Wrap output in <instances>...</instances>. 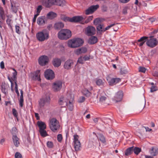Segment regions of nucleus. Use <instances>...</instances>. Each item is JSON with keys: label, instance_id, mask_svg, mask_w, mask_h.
<instances>
[{"label": "nucleus", "instance_id": "1", "mask_svg": "<svg viewBox=\"0 0 158 158\" xmlns=\"http://www.w3.org/2000/svg\"><path fill=\"white\" fill-rule=\"evenodd\" d=\"M83 43V40L82 39L77 38L69 40L68 45L69 47L71 48H76L82 46Z\"/></svg>", "mask_w": 158, "mask_h": 158}, {"label": "nucleus", "instance_id": "2", "mask_svg": "<svg viewBox=\"0 0 158 158\" xmlns=\"http://www.w3.org/2000/svg\"><path fill=\"white\" fill-rule=\"evenodd\" d=\"M71 31L67 29L61 30L58 33V38L62 40H66L71 36Z\"/></svg>", "mask_w": 158, "mask_h": 158}, {"label": "nucleus", "instance_id": "3", "mask_svg": "<svg viewBox=\"0 0 158 158\" xmlns=\"http://www.w3.org/2000/svg\"><path fill=\"white\" fill-rule=\"evenodd\" d=\"M49 126L51 130L54 132H56L60 127L58 121L55 118H52L50 120Z\"/></svg>", "mask_w": 158, "mask_h": 158}, {"label": "nucleus", "instance_id": "4", "mask_svg": "<svg viewBox=\"0 0 158 158\" xmlns=\"http://www.w3.org/2000/svg\"><path fill=\"white\" fill-rule=\"evenodd\" d=\"M50 98L49 96L42 98L39 101V107L40 109L43 108L45 105L49 104L50 102Z\"/></svg>", "mask_w": 158, "mask_h": 158}, {"label": "nucleus", "instance_id": "5", "mask_svg": "<svg viewBox=\"0 0 158 158\" xmlns=\"http://www.w3.org/2000/svg\"><path fill=\"white\" fill-rule=\"evenodd\" d=\"M36 37L39 41L42 42L48 38L49 34L47 32L40 31L36 34Z\"/></svg>", "mask_w": 158, "mask_h": 158}, {"label": "nucleus", "instance_id": "6", "mask_svg": "<svg viewBox=\"0 0 158 158\" xmlns=\"http://www.w3.org/2000/svg\"><path fill=\"white\" fill-rule=\"evenodd\" d=\"M83 18L81 16H74L72 18H69L67 17H64V21H69L71 22H82Z\"/></svg>", "mask_w": 158, "mask_h": 158}, {"label": "nucleus", "instance_id": "7", "mask_svg": "<svg viewBox=\"0 0 158 158\" xmlns=\"http://www.w3.org/2000/svg\"><path fill=\"white\" fill-rule=\"evenodd\" d=\"M153 36H150V39H148L146 42L147 45L151 48L156 46L158 43L157 39L155 38H153Z\"/></svg>", "mask_w": 158, "mask_h": 158}, {"label": "nucleus", "instance_id": "8", "mask_svg": "<svg viewBox=\"0 0 158 158\" xmlns=\"http://www.w3.org/2000/svg\"><path fill=\"white\" fill-rule=\"evenodd\" d=\"M62 83L60 81H55L52 83V89L54 92L60 91L62 87Z\"/></svg>", "mask_w": 158, "mask_h": 158}, {"label": "nucleus", "instance_id": "9", "mask_svg": "<svg viewBox=\"0 0 158 158\" xmlns=\"http://www.w3.org/2000/svg\"><path fill=\"white\" fill-rule=\"evenodd\" d=\"M79 136L75 135L73 136V142L74 143V148L76 151H78L80 150L81 144L79 140Z\"/></svg>", "mask_w": 158, "mask_h": 158}, {"label": "nucleus", "instance_id": "10", "mask_svg": "<svg viewBox=\"0 0 158 158\" xmlns=\"http://www.w3.org/2000/svg\"><path fill=\"white\" fill-rule=\"evenodd\" d=\"M115 25V24L113 23L108 26L105 28H104V25L103 24H100L97 27V30L98 33H101L102 32L105 31L109 29L111 27L114 26Z\"/></svg>", "mask_w": 158, "mask_h": 158}, {"label": "nucleus", "instance_id": "11", "mask_svg": "<svg viewBox=\"0 0 158 158\" xmlns=\"http://www.w3.org/2000/svg\"><path fill=\"white\" fill-rule=\"evenodd\" d=\"M106 80L108 81L109 85L111 86L115 85L121 81V79L119 78H110L109 76L107 77Z\"/></svg>", "mask_w": 158, "mask_h": 158}, {"label": "nucleus", "instance_id": "12", "mask_svg": "<svg viewBox=\"0 0 158 158\" xmlns=\"http://www.w3.org/2000/svg\"><path fill=\"white\" fill-rule=\"evenodd\" d=\"M49 58L48 56L43 55L40 56L38 60L39 64L42 66H44L48 62Z\"/></svg>", "mask_w": 158, "mask_h": 158}, {"label": "nucleus", "instance_id": "13", "mask_svg": "<svg viewBox=\"0 0 158 158\" xmlns=\"http://www.w3.org/2000/svg\"><path fill=\"white\" fill-rule=\"evenodd\" d=\"M45 78L48 80L53 79L55 77L54 73L52 70L47 69L44 72Z\"/></svg>", "mask_w": 158, "mask_h": 158}, {"label": "nucleus", "instance_id": "14", "mask_svg": "<svg viewBox=\"0 0 158 158\" xmlns=\"http://www.w3.org/2000/svg\"><path fill=\"white\" fill-rule=\"evenodd\" d=\"M73 60L71 59H68L66 60L64 64V68L66 70H69L72 69L74 65Z\"/></svg>", "mask_w": 158, "mask_h": 158}, {"label": "nucleus", "instance_id": "15", "mask_svg": "<svg viewBox=\"0 0 158 158\" xmlns=\"http://www.w3.org/2000/svg\"><path fill=\"white\" fill-rule=\"evenodd\" d=\"M86 34L88 36L94 35L96 33V29L94 27L89 26L87 27L86 29Z\"/></svg>", "mask_w": 158, "mask_h": 158}, {"label": "nucleus", "instance_id": "16", "mask_svg": "<svg viewBox=\"0 0 158 158\" xmlns=\"http://www.w3.org/2000/svg\"><path fill=\"white\" fill-rule=\"evenodd\" d=\"M123 96V93L122 91H118L115 94L113 101L116 102H120L122 100Z\"/></svg>", "mask_w": 158, "mask_h": 158}, {"label": "nucleus", "instance_id": "17", "mask_svg": "<svg viewBox=\"0 0 158 158\" xmlns=\"http://www.w3.org/2000/svg\"><path fill=\"white\" fill-rule=\"evenodd\" d=\"M5 19V11L2 7H0V20L2 19L4 21ZM3 21L0 20V28H2L3 26Z\"/></svg>", "mask_w": 158, "mask_h": 158}, {"label": "nucleus", "instance_id": "18", "mask_svg": "<svg viewBox=\"0 0 158 158\" xmlns=\"http://www.w3.org/2000/svg\"><path fill=\"white\" fill-rule=\"evenodd\" d=\"M99 7V6L97 5L95 6H92L89 7L85 10V14L88 15L93 13Z\"/></svg>", "mask_w": 158, "mask_h": 158}, {"label": "nucleus", "instance_id": "19", "mask_svg": "<svg viewBox=\"0 0 158 158\" xmlns=\"http://www.w3.org/2000/svg\"><path fill=\"white\" fill-rule=\"evenodd\" d=\"M149 152L152 156H156L158 154V148L156 146H153L149 149Z\"/></svg>", "mask_w": 158, "mask_h": 158}, {"label": "nucleus", "instance_id": "20", "mask_svg": "<svg viewBox=\"0 0 158 158\" xmlns=\"http://www.w3.org/2000/svg\"><path fill=\"white\" fill-rule=\"evenodd\" d=\"M43 4L47 7H50L55 5L54 0H45L43 2Z\"/></svg>", "mask_w": 158, "mask_h": 158}, {"label": "nucleus", "instance_id": "21", "mask_svg": "<svg viewBox=\"0 0 158 158\" xmlns=\"http://www.w3.org/2000/svg\"><path fill=\"white\" fill-rule=\"evenodd\" d=\"M93 134L94 135V137L93 138L94 140L97 139L98 138V140H100L103 143L106 142L104 136L101 134H98L97 135H96V134L94 132H93Z\"/></svg>", "mask_w": 158, "mask_h": 158}, {"label": "nucleus", "instance_id": "22", "mask_svg": "<svg viewBox=\"0 0 158 158\" xmlns=\"http://www.w3.org/2000/svg\"><path fill=\"white\" fill-rule=\"evenodd\" d=\"M12 139L15 146L18 147L20 144V139L16 135H12Z\"/></svg>", "mask_w": 158, "mask_h": 158}, {"label": "nucleus", "instance_id": "23", "mask_svg": "<svg viewBox=\"0 0 158 158\" xmlns=\"http://www.w3.org/2000/svg\"><path fill=\"white\" fill-rule=\"evenodd\" d=\"M148 38V37L147 36H143L141 37L138 40V43L137 44L140 47L142 46L145 42L147 41V39Z\"/></svg>", "mask_w": 158, "mask_h": 158}, {"label": "nucleus", "instance_id": "24", "mask_svg": "<svg viewBox=\"0 0 158 158\" xmlns=\"http://www.w3.org/2000/svg\"><path fill=\"white\" fill-rule=\"evenodd\" d=\"M61 60L60 59L55 58L53 59L52 64L55 67H58L60 66L61 64Z\"/></svg>", "mask_w": 158, "mask_h": 158}, {"label": "nucleus", "instance_id": "25", "mask_svg": "<svg viewBox=\"0 0 158 158\" xmlns=\"http://www.w3.org/2000/svg\"><path fill=\"white\" fill-rule=\"evenodd\" d=\"M57 16V14L53 11L49 12L46 15L47 18L50 19H52L56 18Z\"/></svg>", "mask_w": 158, "mask_h": 158}, {"label": "nucleus", "instance_id": "26", "mask_svg": "<svg viewBox=\"0 0 158 158\" xmlns=\"http://www.w3.org/2000/svg\"><path fill=\"white\" fill-rule=\"evenodd\" d=\"M87 51V49L86 48L82 47L80 48L77 49L75 51V53L79 55L82 53H85Z\"/></svg>", "mask_w": 158, "mask_h": 158}, {"label": "nucleus", "instance_id": "27", "mask_svg": "<svg viewBox=\"0 0 158 158\" xmlns=\"http://www.w3.org/2000/svg\"><path fill=\"white\" fill-rule=\"evenodd\" d=\"M64 27V24L61 22H58L56 23L54 26V28L57 30H60Z\"/></svg>", "mask_w": 158, "mask_h": 158}, {"label": "nucleus", "instance_id": "28", "mask_svg": "<svg viewBox=\"0 0 158 158\" xmlns=\"http://www.w3.org/2000/svg\"><path fill=\"white\" fill-rule=\"evenodd\" d=\"M37 24L40 26H43L45 23L44 20V16H40L39 17L37 21Z\"/></svg>", "mask_w": 158, "mask_h": 158}, {"label": "nucleus", "instance_id": "29", "mask_svg": "<svg viewBox=\"0 0 158 158\" xmlns=\"http://www.w3.org/2000/svg\"><path fill=\"white\" fill-rule=\"evenodd\" d=\"M40 70H37L36 71L34 75L33 76V79L35 80H38V81H40L41 79L40 77Z\"/></svg>", "mask_w": 158, "mask_h": 158}, {"label": "nucleus", "instance_id": "30", "mask_svg": "<svg viewBox=\"0 0 158 158\" xmlns=\"http://www.w3.org/2000/svg\"><path fill=\"white\" fill-rule=\"evenodd\" d=\"M37 124L39 128V130L46 128V126L44 122L39 121L37 123Z\"/></svg>", "mask_w": 158, "mask_h": 158}, {"label": "nucleus", "instance_id": "31", "mask_svg": "<svg viewBox=\"0 0 158 158\" xmlns=\"http://www.w3.org/2000/svg\"><path fill=\"white\" fill-rule=\"evenodd\" d=\"M133 147H131L126 149L124 152L125 156H128L131 155L133 152Z\"/></svg>", "mask_w": 158, "mask_h": 158}, {"label": "nucleus", "instance_id": "32", "mask_svg": "<svg viewBox=\"0 0 158 158\" xmlns=\"http://www.w3.org/2000/svg\"><path fill=\"white\" fill-rule=\"evenodd\" d=\"M55 5L60 6H63L65 5L64 0H54Z\"/></svg>", "mask_w": 158, "mask_h": 158}, {"label": "nucleus", "instance_id": "33", "mask_svg": "<svg viewBox=\"0 0 158 158\" xmlns=\"http://www.w3.org/2000/svg\"><path fill=\"white\" fill-rule=\"evenodd\" d=\"M98 39L97 37L94 36H91L89 39V43L90 44H94L97 42Z\"/></svg>", "mask_w": 158, "mask_h": 158}, {"label": "nucleus", "instance_id": "34", "mask_svg": "<svg viewBox=\"0 0 158 158\" xmlns=\"http://www.w3.org/2000/svg\"><path fill=\"white\" fill-rule=\"evenodd\" d=\"M83 94L86 97H90L92 93L86 89H85L82 91Z\"/></svg>", "mask_w": 158, "mask_h": 158}, {"label": "nucleus", "instance_id": "35", "mask_svg": "<svg viewBox=\"0 0 158 158\" xmlns=\"http://www.w3.org/2000/svg\"><path fill=\"white\" fill-rule=\"evenodd\" d=\"M65 105L67 106L68 108L70 111H72L73 108V101L71 102L70 101H69V103H68L67 102H65Z\"/></svg>", "mask_w": 158, "mask_h": 158}, {"label": "nucleus", "instance_id": "36", "mask_svg": "<svg viewBox=\"0 0 158 158\" xmlns=\"http://www.w3.org/2000/svg\"><path fill=\"white\" fill-rule=\"evenodd\" d=\"M2 91L5 94H6L7 92V85L5 83H2L1 85Z\"/></svg>", "mask_w": 158, "mask_h": 158}, {"label": "nucleus", "instance_id": "37", "mask_svg": "<svg viewBox=\"0 0 158 158\" xmlns=\"http://www.w3.org/2000/svg\"><path fill=\"white\" fill-rule=\"evenodd\" d=\"M7 18L6 20V23L10 29L12 30L11 23H12V20L10 19L8 16H7Z\"/></svg>", "mask_w": 158, "mask_h": 158}, {"label": "nucleus", "instance_id": "38", "mask_svg": "<svg viewBox=\"0 0 158 158\" xmlns=\"http://www.w3.org/2000/svg\"><path fill=\"white\" fill-rule=\"evenodd\" d=\"M132 147H133V152L136 155H138L141 151V149L140 148L137 147H134V146Z\"/></svg>", "mask_w": 158, "mask_h": 158}, {"label": "nucleus", "instance_id": "39", "mask_svg": "<svg viewBox=\"0 0 158 158\" xmlns=\"http://www.w3.org/2000/svg\"><path fill=\"white\" fill-rule=\"evenodd\" d=\"M11 4L12 11L15 13H16L18 11L17 7L16 6L14 2H11Z\"/></svg>", "mask_w": 158, "mask_h": 158}, {"label": "nucleus", "instance_id": "40", "mask_svg": "<svg viewBox=\"0 0 158 158\" xmlns=\"http://www.w3.org/2000/svg\"><path fill=\"white\" fill-rule=\"evenodd\" d=\"M93 16H89L86 19L85 21H82V22H81V23L83 24L85 23H87L91 21L93 19Z\"/></svg>", "mask_w": 158, "mask_h": 158}, {"label": "nucleus", "instance_id": "41", "mask_svg": "<svg viewBox=\"0 0 158 158\" xmlns=\"http://www.w3.org/2000/svg\"><path fill=\"white\" fill-rule=\"evenodd\" d=\"M95 82L96 85L99 86L103 85L104 83V82L101 79L98 78L96 79Z\"/></svg>", "mask_w": 158, "mask_h": 158}, {"label": "nucleus", "instance_id": "42", "mask_svg": "<svg viewBox=\"0 0 158 158\" xmlns=\"http://www.w3.org/2000/svg\"><path fill=\"white\" fill-rule=\"evenodd\" d=\"M45 130V129H44L39 130V132L41 135L43 137H45L48 135L47 132Z\"/></svg>", "mask_w": 158, "mask_h": 158}, {"label": "nucleus", "instance_id": "43", "mask_svg": "<svg viewBox=\"0 0 158 158\" xmlns=\"http://www.w3.org/2000/svg\"><path fill=\"white\" fill-rule=\"evenodd\" d=\"M11 133L12 135H16L17 133L16 128L15 127H13L11 131Z\"/></svg>", "mask_w": 158, "mask_h": 158}, {"label": "nucleus", "instance_id": "44", "mask_svg": "<svg viewBox=\"0 0 158 158\" xmlns=\"http://www.w3.org/2000/svg\"><path fill=\"white\" fill-rule=\"evenodd\" d=\"M101 21L99 18H97L94 21V23L96 25H98L100 24Z\"/></svg>", "mask_w": 158, "mask_h": 158}, {"label": "nucleus", "instance_id": "45", "mask_svg": "<svg viewBox=\"0 0 158 158\" xmlns=\"http://www.w3.org/2000/svg\"><path fill=\"white\" fill-rule=\"evenodd\" d=\"M12 114L16 118H18V114L17 110L15 108H13L12 110Z\"/></svg>", "mask_w": 158, "mask_h": 158}, {"label": "nucleus", "instance_id": "46", "mask_svg": "<svg viewBox=\"0 0 158 158\" xmlns=\"http://www.w3.org/2000/svg\"><path fill=\"white\" fill-rule=\"evenodd\" d=\"M47 147L50 148H52L53 147V143L51 141H48L47 143Z\"/></svg>", "mask_w": 158, "mask_h": 158}, {"label": "nucleus", "instance_id": "47", "mask_svg": "<svg viewBox=\"0 0 158 158\" xmlns=\"http://www.w3.org/2000/svg\"><path fill=\"white\" fill-rule=\"evenodd\" d=\"M15 158H23L22 155L19 152H17L15 154Z\"/></svg>", "mask_w": 158, "mask_h": 158}, {"label": "nucleus", "instance_id": "48", "mask_svg": "<svg viewBox=\"0 0 158 158\" xmlns=\"http://www.w3.org/2000/svg\"><path fill=\"white\" fill-rule=\"evenodd\" d=\"M66 102H64L63 101V98H60L58 102L59 104L60 105H64V104Z\"/></svg>", "mask_w": 158, "mask_h": 158}, {"label": "nucleus", "instance_id": "49", "mask_svg": "<svg viewBox=\"0 0 158 158\" xmlns=\"http://www.w3.org/2000/svg\"><path fill=\"white\" fill-rule=\"evenodd\" d=\"M16 32L18 34H20L21 33L20 31V27L18 25H16L15 26Z\"/></svg>", "mask_w": 158, "mask_h": 158}, {"label": "nucleus", "instance_id": "50", "mask_svg": "<svg viewBox=\"0 0 158 158\" xmlns=\"http://www.w3.org/2000/svg\"><path fill=\"white\" fill-rule=\"evenodd\" d=\"M42 6H39L37 8V12L36 14H38L39 15L40 13L41 10H42Z\"/></svg>", "mask_w": 158, "mask_h": 158}, {"label": "nucleus", "instance_id": "51", "mask_svg": "<svg viewBox=\"0 0 158 158\" xmlns=\"http://www.w3.org/2000/svg\"><path fill=\"white\" fill-rule=\"evenodd\" d=\"M139 71L143 73H145L146 72V69L145 68L143 67H140L139 68Z\"/></svg>", "mask_w": 158, "mask_h": 158}, {"label": "nucleus", "instance_id": "52", "mask_svg": "<svg viewBox=\"0 0 158 158\" xmlns=\"http://www.w3.org/2000/svg\"><path fill=\"white\" fill-rule=\"evenodd\" d=\"M85 98L83 96L80 97L78 100V102L79 103H82L85 100Z\"/></svg>", "mask_w": 158, "mask_h": 158}, {"label": "nucleus", "instance_id": "53", "mask_svg": "<svg viewBox=\"0 0 158 158\" xmlns=\"http://www.w3.org/2000/svg\"><path fill=\"white\" fill-rule=\"evenodd\" d=\"M63 139L62 136L61 134H59L57 136V139L58 142H61Z\"/></svg>", "mask_w": 158, "mask_h": 158}, {"label": "nucleus", "instance_id": "54", "mask_svg": "<svg viewBox=\"0 0 158 158\" xmlns=\"http://www.w3.org/2000/svg\"><path fill=\"white\" fill-rule=\"evenodd\" d=\"M157 90V88L156 86H152L151 88L150 91L151 92H153Z\"/></svg>", "mask_w": 158, "mask_h": 158}, {"label": "nucleus", "instance_id": "55", "mask_svg": "<svg viewBox=\"0 0 158 158\" xmlns=\"http://www.w3.org/2000/svg\"><path fill=\"white\" fill-rule=\"evenodd\" d=\"M84 60L83 57L82 56H81L78 58L77 62L80 64H83L84 63Z\"/></svg>", "mask_w": 158, "mask_h": 158}, {"label": "nucleus", "instance_id": "56", "mask_svg": "<svg viewBox=\"0 0 158 158\" xmlns=\"http://www.w3.org/2000/svg\"><path fill=\"white\" fill-rule=\"evenodd\" d=\"M106 99V98L105 96H102L100 98V102H104Z\"/></svg>", "mask_w": 158, "mask_h": 158}, {"label": "nucleus", "instance_id": "57", "mask_svg": "<svg viewBox=\"0 0 158 158\" xmlns=\"http://www.w3.org/2000/svg\"><path fill=\"white\" fill-rule=\"evenodd\" d=\"M120 73L121 74H123L127 73V71L124 68H121L120 69Z\"/></svg>", "mask_w": 158, "mask_h": 158}, {"label": "nucleus", "instance_id": "58", "mask_svg": "<svg viewBox=\"0 0 158 158\" xmlns=\"http://www.w3.org/2000/svg\"><path fill=\"white\" fill-rule=\"evenodd\" d=\"M12 69L14 71V72L13 73V77L15 79L16 78V76L17 75V72L13 68Z\"/></svg>", "mask_w": 158, "mask_h": 158}, {"label": "nucleus", "instance_id": "59", "mask_svg": "<svg viewBox=\"0 0 158 158\" xmlns=\"http://www.w3.org/2000/svg\"><path fill=\"white\" fill-rule=\"evenodd\" d=\"M128 9V7H124L123 10V13L124 14H126L127 13V10Z\"/></svg>", "mask_w": 158, "mask_h": 158}, {"label": "nucleus", "instance_id": "60", "mask_svg": "<svg viewBox=\"0 0 158 158\" xmlns=\"http://www.w3.org/2000/svg\"><path fill=\"white\" fill-rule=\"evenodd\" d=\"M90 56H88L87 55H85L83 57L84 60L86 61L89 60V59H90Z\"/></svg>", "mask_w": 158, "mask_h": 158}, {"label": "nucleus", "instance_id": "61", "mask_svg": "<svg viewBox=\"0 0 158 158\" xmlns=\"http://www.w3.org/2000/svg\"><path fill=\"white\" fill-rule=\"evenodd\" d=\"M130 0H119V2L122 3H126L128 2Z\"/></svg>", "mask_w": 158, "mask_h": 158}, {"label": "nucleus", "instance_id": "62", "mask_svg": "<svg viewBox=\"0 0 158 158\" xmlns=\"http://www.w3.org/2000/svg\"><path fill=\"white\" fill-rule=\"evenodd\" d=\"M141 158H153V157L151 156L143 155L141 156Z\"/></svg>", "mask_w": 158, "mask_h": 158}, {"label": "nucleus", "instance_id": "63", "mask_svg": "<svg viewBox=\"0 0 158 158\" xmlns=\"http://www.w3.org/2000/svg\"><path fill=\"white\" fill-rule=\"evenodd\" d=\"M39 15H38V14H35L34 15V18H33V23H35V22L36 18Z\"/></svg>", "mask_w": 158, "mask_h": 158}, {"label": "nucleus", "instance_id": "64", "mask_svg": "<svg viewBox=\"0 0 158 158\" xmlns=\"http://www.w3.org/2000/svg\"><path fill=\"white\" fill-rule=\"evenodd\" d=\"M23 99H20L19 100V105L20 106L22 107L23 105Z\"/></svg>", "mask_w": 158, "mask_h": 158}]
</instances>
